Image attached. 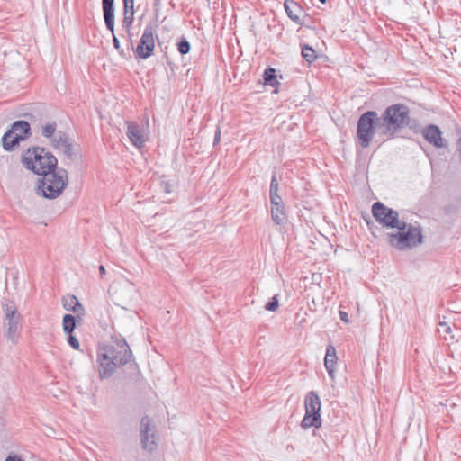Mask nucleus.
<instances>
[{"mask_svg":"<svg viewBox=\"0 0 461 461\" xmlns=\"http://www.w3.org/2000/svg\"><path fill=\"white\" fill-rule=\"evenodd\" d=\"M319 1L323 3V4L326 3V0H319Z\"/></svg>","mask_w":461,"mask_h":461,"instance_id":"79ce46f5","label":"nucleus"},{"mask_svg":"<svg viewBox=\"0 0 461 461\" xmlns=\"http://www.w3.org/2000/svg\"><path fill=\"white\" fill-rule=\"evenodd\" d=\"M31 135V125L27 121H15L2 137L3 149L5 151H13L22 141L29 139Z\"/></svg>","mask_w":461,"mask_h":461,"instance_id":"0eeeda50","label":"nucleus"},{"mask_svg":"<svg viewBox=\"0 0 461 461\" xmlns=\"http://www.w3.org/2000/svg\"><path fill=\"white\" fill-rule=\"evenodd\" d=\"M269 199H270L271 205L284 203L283 199L279 194L270 195Z\"/></svg>","mask_w":461,"mask_h":461,"instance_id":"2f4dec72","label":"nucleus"},{"mask_svg":"<svg viewBox=\"0 0 461 461\" xmlns=\"http://www.w3.org/2000/svg\"><path fill=\"white\" fill-rule=\"evenodd\" d=\"M5 461H23L21 456L17 455H10L6 457Z\"/></svg>","mask_w":461,"mask_h":461,"instance_id":"4c0bfd02","label":"nucleus"},{"mask_svg":"<svg viewBox=\"0 0 461 461\" xmlns=\"http://www.w3.org/2000/svg\"><path fill=\"white\" fill-rule=\"evenodd\" d=\"M279 190V184L276 178V173L273 172L271 181H270V186H269V196L278 194Z\"/></svg>","mask_w":461,"mask_h":461,"instance_id":"c85d7f7f","label":"nucleus"},{"mask_svg":"<svg viewBox=\"0 0 461 461\" xmlns=\"http://www.w3.org/2000/svg\"><path fill=\"white\" fill-rule=\"evenodd\" d=\"M21 161L27 170L40 176L51 169L57 168V158L47 149L32 147L22 155Z\"/></svg>","mask_w":461,"mask_h":461,"instance_id":"7ed1b4c3","label":"nucleus"},{"mask_svg":"<svg viewBox=\"0 0 461 461\" xmlns=\"http://www.w3.org/2000/svg\"><path fill=\"white\" fill-rule=\"evenodd\" d=\"M40 176L42 177L38 179L36 192L47 199L59 197L68 185V173L61 167H57Z\"/></svg>","mask_w":461,"mask_h":461,"instance_id":"f03ea898","label":"nucleus"},{"mask_svg":"<svg viewBox=\"0 0 461 461\" xmlns=\"http://www.w3.org/2000/svg\"><path fill=\"white\" fill-rule=\"evenodd\" d=\"M404 127H408L415 134H422L423 128L420 126L419 121L417 119L411 118L410 115L409 119L404 122Z\"/></svg>","mask_w":461,"mask_h":461,"instance_id":"393cba45","label":"nucleus"},{"mask_svg":"<svg viewBox=\"0 0 461 461\" xmlns=\"http://www.w3.org/2000/svg\"><path fill=\"white\" fill-rule=\"evenodd\" d=\"M161 188L164 190L165 193L170 194L172 192V185L169 182L163 181L161 184Z\"/></svg>","mask_w":461,"mask_h":461,"instance_id":"72a5a7b5","label":"nucleus"},{"mask_svg":"<svg viewBox=\"0 0 461 461\" xmlns=\"http://www.w3.org/2000/svg\"><path fill=\"white\" fill-rule=\"evenodd\" d=\"M276 71L273 68H267L263 73L264 84L272 87H276L279 82L276 79Z\"/></svg>","mask_w":461,"mask_h":461,"instance_id":"4be33fe9","label":"nucleus"},{"mask_svg":"<svg viewBox=\"0 0 461 461\" xmlns=\"http://www.w3.org/2000/svg\"><path fill=\"white\" fill-rule=\"evenodd\" d=\"M402 230L388 235L389 244L398 250H405L417 247L423 242L422 230L420 225L408 224L402 221Z\"/></svg>","mask_w":461,"mask_h":461,"instance_id":"423d86ee","label":"nucleus"},{"mask_svg":"<svg viewBox=\"0 0 461 461\" xmlns=\"http://www.w3.org/2000/svg\"><path fill=\"white\" fill-rule=\"evenodd\" d=\"M68 343L69 344V346L72 348L77 349V350L79 349V347H80L79 341L72 333H68Z\"/></svg>","mask_w":461,"mask_h":461,"instance_id":"7c9ffc66","label":"nucleus"},{"mask_svg":"<svg viewBox=\"0 0 461 461\" xmlns=\"http://www.w3.org/2000/svg\"><path fill=\"white\" fill-rule=\"evenodd\" d=\"M62 306L68 312H73L77 314L78 321H82V316L84 315L85 309L83 305L79 303L78 299L76 295L67 294L62 297Z\"/></svg>","mask_w":461,"mask_h":461,"instance_id":"dca6fc26","label":"nucleus"},{"mask_svg":"<svg viewBox=\"0 0 461 461\" xmlns=\"http://www.w3.org/2000/svg\"><path fill=\"white\" fill-rule=\"evenodd\" d=\"M279 307L278 294L274 295L268 303H266L265 309L269 312H275Z\"/></svg>","mask_w":461,"mask_h":461,"instance_id":"c756f323","label":"nucleus"},{"mask_svg":"<svg viewBox=\"0 0 461 461\" xmlns=\"http://www.w3.org/2000/svg\"><path fill=\"white\" fill-rule=\"evenodd\" d=\"M131 357L132 352L126 339L121 335L112 336L111 341L98 350L100 378L110 377L116 368L125 366Z\"/></svg>","mask_w":461,"mask_h":461,"instance_id":"f257e3e1","label":"nucleus"},{"mask_svg":"<svg viewBox=\"0 0 461 461\" xmlns=\"http://www.w3.org/2000/svg\"><path fill=\"white\" fill-rule=\"evenodd\" d=\"M127 136L135 147L140 149L144 146L146 140L136 122H127Z\"/></svg>","mask_w":461,"mask_h":461,"instance_id":"f3484780","label":"nucleus"},{"mask_svg":"<svg viewBox=\"0 0 461 461\" xmlns=\"http://www.w3.org/2000/svg\"><path fill=\"white\" fill-rule=\"evenodd\" d=\"M302 56L308 63H312L317 59L315 50L308 44L302 47Z\"/></svg>","mask_w":461,"mask_h":461,"instance_id":"b1692460","label":"nucleus"},{"mask_svg":"<svg viewBox=\"0 0 461 461\" xmlns=\"http://www.w3.org/2000/svg\"><path fill=\"white\" fill-rule=\"evenodd\" d=\"M439 325L445 333H450L451 328L447 323L440 322Z\"/></svg>","mask_w":461,"mask_h":461,"instance_id":"58836bf2","label":"nucleus"},{"mask_svg":"<svg viewBox=\"0 0 461 461\" xmlns=\"http://www.w3.org/2000/svg\"><path fill=\"white\" fill-rule=\"evenodd\" d=\"M176 46L178 52L182 55L189 53L191 50L190 42L187 41L185 37H182L176 43Z\"/></svg>","mask_w":461,"mask_h":461,"instance_id":"cd10ccee","label":"nucleus"},{"mask_svg":"<svg viewBox=\"0 0 461 461\" xmlns=\"http://www.w3.org/2000/svg\"><path fill=\"white\" fill-rule=\"evenodd\" d=\"M134 20V10H123V18L122 21V27L125 32H129Z\"/></svg>","mask_w":461,"mask_h":461,"instance_id":"5701e85b","label":"nucleus"},{"mask_svg":"<svg viewBox=\"0 0 461 461\" xmlns=\"http://www.w3.org/2000/svg\"><path fill=\"white\" fill-rule=\"evenodd\" d=\"M57 123L56 122H48L42 127L41 135L46 139H52L56 134Z\"/></svg>","mask_w":461,"mask_h":461,"instance_id":"a878e982","label":"nucleus"},{"mask_svg":"<svg viewBox=\"0 0 461 461\" xmlns=\"http://www.w3.org/2000/svg\"><path fill=\"white\" fill-rule=\"evenodd\" d=\"M99 272H100L101 277H103L105 275L106 271H105V268H104V267L103 265L99 266Z\"/></svg>","mask_w":461,"mask_h":461,"instance_id":"a19ab883","label":"nucleus"},{"mask_svg":"<svg viewBox=\"0 0 461 461\" xmlns=\"http://www.w3.org/2000/svg\"><path fill=\"white\" fill-rule=\"evenodd\" d=\"M456 149H457V151L459 153V158H460V163H461V137H459L458 140H457Z\"/></svg>","mask_w":461,"mask_h":461,"instance_id":"ea45409f","label":"nucleus"},{"mask_svg":"<svg viewBox=\"0 0 461 461\" xmlns=\"http://www.w3.org/2000/svg\"><path fill=\"white\" fill-rule=\"evenodd\" d=\"M102 8L104 13V20L107 30L112 32L113 45L123 59L130 57L123 49L121 48L120 41L114 33V0H102Z\"/></svg>","mask_w":461,"mask_h":461,"instance_id":"9d476101","label":"nucleus"},{"mask_svg":"<svg viewBox=\"0 0 461 461\" xmlns=\"http://www.w3.org/2000/svg\"><path fill=\"white\" fill-rule=\"evenodd\" d=\"M372 214L375 221L387 229L400 228L402 221L399 220V212L393 208L387 207L381 202H375L372 205Z\"/></svg>","mask_w":461,"mask_h":461,"instance_id":"1a4fd4ad","label":"nucleus"},{"mask_svg":"<svg viewBox=\"0 0 461 461\" xmlns=\"http://www.w3.org/2000/svg\"><path fill=\"white\" fill-rule=\"evenodd\" d=\"M127 34V40H128V45L129 48H131L132 50H134V44L132 40V33L131 32V29L129 30V32H126Z\"/></svg>","mask_w":461,"mask_h":461,"instance_id":"c9c22d12","label":"nucleus"},{"mask_svg":"<svg viewBox=\"0 0 461 461\" xmlns=\"http://www.w3.org/2000/svg\"><path fill=\"white\" fill-rule=\"evenodd\" d=\"M422 137L437 149H447V141L442 138V131L435 124H429L422 131Z\"/></svg>","mask_w":461,"mask_h":461,"instance_id":"4468645a","label":"nucleus"},{"mask_svg":"<svg viewBox=\"0 0 461 461\" xmlns=\"http://www.w3.org/2000/svg\"><path fill=\"white\" fill-rule=\"evenodd\" d=\"M62 149L64 155L71 160L76 159L79 155L78 149H75L74 147L73 140H70V142L67 144Z\"/></svg>","mask_w":461,"mask_h":461,"instance_id":"bb28decb","label":"nucleus"},{"mask_svg":"<svg viewBox=\"0 0 461 461\" xmlns=\"http://www.w3.org/2000/svg\"><path fill=\"white\" fill-rule=\"evenodd\" d=\"M410 108L403 104H394L385 108L381 118L383 134L386 140L393 139L398 131L404 128L409 119Z\"/></svg>","mask_w":461,"mask_h":461,"instance_id":"20e7f679","label":"nucleus"},{"mask_svg":"<svg viewBox=\"0 0 461 461\" xmlns=\"http://www.w3.org/2000/svg\"><path fill=\"white\" fill-rule=\"evenodd\" d=\"M337 360H338V357H337V354H336V349H335L334 346H332L331 344H329L326 347L324 366L329 374V376L332 380L335 379V366L337 364Z\"/></svg>","mask_w":461,"mask_h":461,"instance_id":"a211bd4d","label":"nucleus"},{"mask_svg":"<svg viewBox=\"0 0 461 461\" xmlns=\"http://www.w3.org/2000/svg\"><path fill=\"white\" fill-rule=\"evenodd\" d=\"M72 140L65 131H59L56 135L51 139V146L55 149H63L67 144Z\"/></svg>","mask_w":461,"mask_h":461,"instance_id":"aec40b11","label":"nucleus"},{"mask_svg":"<svg viewBox=\"0 0 461 461\" xmlns=\"http://www.w3.org/2000/svg\"><path fill=\"white\" fill-rule=\"evenodd\" d=\"M271 219L276 225H285L287 222V212L285 203L271 205Z\"/></svg>","mask_w":461,"mask_h":461,"instance_id":"6ab92c4d","label":"nucleus"},{"mask_svg":"<svg viewBox=\"0 0 461 461\" xmlns=\"http://www.w3.org/2000/svg\"><path fill=\"white\" fill-rule=\"evenodd\" d=\"M123 10H134V0H122Z\"/></svg>","mask_w":461,"mask_h":461,"instance_id":"473e14b6","label":"nucleus"},{"mask_svg":"<svg viewBox=\"0 0 461 461\" xmlns=\"http://www.w3.org/2000/svg\"><path fill=\"white\" fill-rule=\"evenodd\" d=\"M339 318L342 321L348 323L349 321L348 320V315L346 312L342 311V310H339Z\"/></svg>","mask_w":461,"mask_h":461,"instance_id":"e433bc0d","label":"nucleus"},{"mask_svg":"<svg viewBox=\"0 0 461 461\" xmlns=\"http://www.w3.org/2000/svg\"><path fill=\"white\" fill-rule=\"evenodd\" d=\"M220 140H221V129L218 126L215 131V133H214L213 146L217 145L220 142Z\"/></svg>","mask_w":461,"mask_h":461,"instance_id":"f704fd0d","label":"nucleus"},{"mask_svg":"<svg viewBox=\"0 0 461 461\" xmlns=\"http://www.w3.org/2000/svg\"><path fill=\"white\" fill-rule=\"evenodd\" d=\"M5 326L7 328L6 337L14 342L15 336L19 331L20 314L17 312L14 303L5 305Z\"/></svg>","mask_w":461,"mask_h":461,"instance_id":"ddd939ff","label":"nucleus"},{"mask_svg":"<svg viewBox=\"0 0 461 461\" xmlns=\"http://www.w3.org/2000/svg\"><path fill=\"white\" fill-rule=\"evenodd\" d=\"M381 118L375 111H366L362 113L357 123V137L363 149L368 148L375 133L385 140L381 126Z\"/></svg>","mask_w":461,"mask_h":461,"instance_id":"39448f33","label":"nucleus"},{"mask_svg":"<svg viewBox=\"0 0 461 461\" xmlns=\"http://www.w3.org/2000/svg\"><path fill=\"white\" fill-rule=\"evenodd\" d=\"M287 16L298 25H303L304 12L303 7L293 0H285L284 4Z\"/></svg>","mask_w":461,"mask_h":461,"instance_id":"2eb2a0df","label":"nucleus"},{"mask_svg":"<svg viewBox=\"0 0 461 461\" xmlns=\"http://www.w3.org/2000/svg\"><path fill=\"white\" fill-rule=\"evenodd\" d=\"M81 321H78L77 314L72 315L69 313H67L63 316L62 320V326L63 330L66 334L72 333L74 330L76 329L77 322H80Z\"/></svg>","mask_w":461,"mask_h":461,"instance_id":"412c9836","label":"nucleus"},{"mask_svg":"<svg viewBox=\"0 0 461 461\" xmlns=\"http://www.w3.org/2000/svg\"><path fill=\"white\" fill-rule=\"evenodd\" d=\"M140 442L143 449L152 452L158 447L155 431L151 429V420L144 416L140 420Z\"/></svg>","mask_w":461,"mask_h":461,"instance_id":"f8f14e48","label":"nucleus"},{"mask_svg":"<svg viewBox=\"0 0 461 461\" xmlns=\"http://www.w3.org/2000/svg\"><path fill=\"white\" fill-rule=\"evenodd\" d=\"M321 399L316 392L311 391L307 393L304 398L305 413L301 421L303 429H309L311 427L318 429L321 427Z\"/></svg>","mask_w":461,"mask_h":461,"instance_id":"6e6552de","label":"nucleus"},{"mask_svg":"<svg viewBox=\"0 0 461 461\" xmlns=\"http://www.w3.org/2000/svg\"><path fill=\"white\" fill-rule=\"evenodd\" d=\"M155 32L156 29L152 24L146 25L140 40L133 50L137 58L146 59L153 55L155 49Z\"/></svg>","mask_w":461,"mask_h":461,"instance_id":"9b49d317","label":"nucleus"}]
</instances>
